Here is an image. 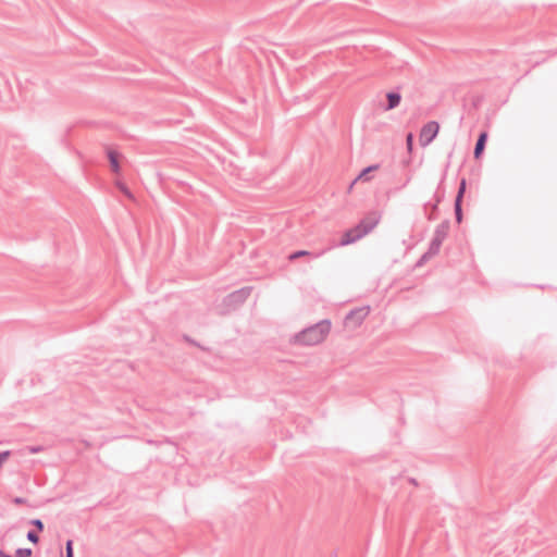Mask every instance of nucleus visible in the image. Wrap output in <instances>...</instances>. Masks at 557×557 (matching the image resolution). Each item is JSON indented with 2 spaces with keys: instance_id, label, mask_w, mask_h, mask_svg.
Wrapping results in <instances>:
<instances>
[{
  "instance_id": "2",
  "label": "nucleus",
  "mask_w": 557,
  "mask_h": 557,
  "mask_svg": "<svg viewBox=\"0 0 557 557\" xmlns=\"http://www.w3.org/2000/svg\"><path fill=\"white\" fill-rule=\"evenodd\" d=\"M252 292L251 286H244L238 288L224 297V305L232 308H237L242 306L250 296Z\"/></svg>"
},
{
  "instance_id": "7",
  "label": "nucleus",
  "mask_w": 557,
  "mask_h": 557,
  "mask_svg": "<svg viewBox=\"0 0 557 557\" xmlns=\"http://www.w3.org/2000/svg\"><path fill=\"white\" fill-rule=\"evenodd\" d=\"M400 101L401 95L399 91V87H397L395 90L386 92V103L383 104L384 111H391L397 108L400 104Z\"/></svg>"
},
{
  "instance_id": "22",
  "label": "nucleus",
  "mask_w": 557,
  "mask_h": 557,
  "mask_svg": "<svg viewBox=\"0 0 557 557\" xmlns=\"http://www.w3.org/2000/svg\"><path fill=\"white\" fill-rule=\"evenodd\" d=\"M406 148H407L408 152H412V150H413V134L412 133H408L406 136Z\"/></svg>"
},
{
  "instance_id": "17",
  "label": "nucleus",
  "mask_w": 557,
  "mask_h": 557,
  "mask_svg": "<svg viewBox=\"0 0 557 557\" xmlns=\"http://www.w3.org/2000/svg\"><path fill=\"white\" fill-rule=\"evenodd\" d=\"M29 524L35 528L36 532H42L45 530V524L41 519L35 518L29 520Z\"/></svg>"
},
{
  "instance_id": "24",
  "label": "nucleus",
  "mask_w": 557,
  "mask_h": 557,
  "mask_svg": "<svg viewBox=\"0 0 557 557\" xmlns=\"http://www.w3.org/2000/svg\"><path fill=\"white\" fill-rule=\"evenodd\" d=\"M429 206L431 207V212L426 214V219L429 221H434L437 218V211L433 210V203L431 205L430 202L424 205V209H426Z\"/></svg>"
},
{
  "instance_id": "32",
  "label": "nucleus",
  "mask_w": 557,
  "mask_h": 557,
  "mask_svg": "<svg viewBox=\"0 0 557 557\" xmlns=\"http://www.w3.org/2000/svg\"><path fill=\"white\" fill-rule=\"evenodd\" d=\"M409 182H410V177H408V178L405 181V183H404V185H403V186L405 187Z\"/></svg>"
},
{
  "instance_id": "19",
  "label": "nucleus",
  "mask_w": 557,
  "mask_h": 557,
  "mask_svg": "<svg viewBox=\"0 0 557 557\" xmlns=\"http://www.w3.org/2000/svg\"><path fill=\"white\" fill-rule=\"evenodd\" d=\"M24 450L27 454L35 455V454L41 453L44 450V446H41V445H27V446H25Z\"/></svg>"
},
{
  "instance_id": "14",
  "label": "nucleus",
  "mask_w": 557,
  "mask_h": 557,
  "mask_svg": "<svg viewBox=\"0 0 557 557\" xmlns=\"http://www.w3.org/2000/svg\"><path fill=\"white\" fill-rule=\"evenodd\" d=\"M442 244H443L442 242L432 238V240L430 242L429 248L426 250L428 257H434V256L438 255Z\"/></svg>"
},
{
  "instance_id": "15",
  "label": "nucleus",
  "mask_w": 557,
  "mask_h": 557,
  "mask_svg": "<svg viewBox=\"0 0 557 557\" xmlns=\"http://www.w3.org/2000/svg\"><path fill=\"white\" fill-rule=\"evenodd\" d=\"M466 189H467V180L465 177H462L459 182L458 190H457L454 202H458V200H459V202L462 203Z\"/></svg>"
},
{
  "instance_id": "28",
  "label": "nucleus",
  "mask_w": 557,
  "mask_h": 557,
  "mask_svg": "<svg viewBox=\"0 0 557 557\" xmlns=\"http://www.w3.org/2000/svg\"><path fill=\"white\" fill-rule=\"evenodd\" d=\"M12 503L14 505H24L27 503V499L24 498V497H21V496H15L13 499H12Z\"/></svg>"
},
{
  "instance_id": "5",
  "label": "nucleus",
  "mask_w": 557,
  "mask_h": 557,
  "mask_svg": "<svg viewBox=\"0 0 557 557\" xmlns=\"http://www.w3.org/2000/svg\"><path fill=\"white\" fill-rule=\"evenodd\" d=\"M380 219V214H377L376 212H371L370 214L361 219L355 226L358 230V233L362 237H364L374 230V227L379 224Z\"/></svg>"
},
{
  "instance_id": "3",
  "label": "nucleus",
  "mask_w": 557,
  "mask_h": 557,
  "mask_svg": "<svg viewBox=\"0 0 557 557\" xmlns=\"http://www.w3.org/2000/svg\"><path fill=\"white\" fill-rule=\"evenodd\" d=\"M369 306L351 309L345 317V325L354 329L359 327L363 323L366 318L369 315Z\"/></svg>"
},
{
  "instance_id": "29",
  "label": "nucleus",
  "mask_w": 557,
  "mask_h": 557,
  "mask_svg": "<svg viewBox=\"0 0 557 557\" xmlns=\"http://www.w3.org/2000/svg\"><path fill=\"white\" fill-rule=\"evenodd\" d=\"M408 481H409L411 484L416 485V486L418 485V482H417V480H416L414 478H409V480H408Z\"/></svg>"
},
{
  "instance_id": "27",
  "label": "nucleus",
  "mask_w": 557,
  "mask_h": 557,
  "mask_svg": "<svg viewBox=\"0 0 557 557\" xmlns=\"http://www.w3.org/2000/svg\"><path fill=\"white\" fill-rule=\"evenodd\" d=\"M11 451L10 450H3L0 453V468L5 462V460L10 457Z\"/></svg>"
},
{
  "instance_id": "26",
  "label": "nucleus",
  "mask_w": 557,
  "mask_h": 557,
  "mask_svg": "<svg viewBox=\"0 0 557 557\" xmlns=\"http://www.w3.org/2000/svg\"><path fill=\"white\" fill-rule=\"evenodd\" d=\"M183 339L186 343H188L189 345H193V346H196V347H200V343L197 342L196 339H194L193 337H190L189 335L184 334L183 335Z\"/></svg>"
},
{
  "instance_id": "8",
  "label": "nucleus",
  "mask_w": 557,
  "mask_h": 557,
  "mask_svg": "<svg viewBox=\"0 0 557 557\" xmlns=\"http://www.w3.org/2000/svg\"><path fill=\"white\" fill-rule=\"evenodd\" d=\"M487 138H488V134L486 131L480 132V134L476 138V141H475V145H474V149H473V158L475 160H479L482 158L485 147H486Z\"/></svg>"
},
{
  "instance_id": "4",
  "label": "nucleus",
  "mask_w": 557,
  "mask_h": 557,
  "mask_svg": "<svg viewBox=\"0 0 557 557\" xmlns=\"http://www.w3.org/2000/svg\"><path fill=\"white\" fill-rule=\"evenodd\" d=\"M440 132V124L436 121H430L424 124L420 131V144L422 147L430 145Z\"/></svg>"
},
{
  "instance_id": "1",
  "label": "nucleus",
  "mask_w": 557,
  "mask_h": 557,
  "mask_svg": "<svg viewBox=\"0 0 557 557\" xmlns=\"http://www.w3.org/2000/svg\"><path fill=\"white\" fill-rule=\"evenodd\" d=\"M331 320L323 319L295 334L292 342L300 346L318 345L326 338L331 332Z\"/></svg>"
},
{
  "instance_id": "10",
  "label": "nucleus",
  "mask_w": 557,
  "mask_h": 557,
  "mask_svg": "<svg viewBox=\"0 0 557 557\" xmlns=\"http://www.w3.org/2000/svg\"><path fill=\"white\" fill-rule=\"evenodd\" d=\"M449 228H450V221L449 220L442 221L435 227L433 238L443 243L448 235Z\"/></svg>"
},
{
  "instance_id": "6",
  "label": "nucleus",
  "mask_w": 557,
  "mask_h": 557,
  "mask_svg": "<svg viewBox=\"0 0 557 557\" xmlns=\"http://www.w3.org/2000/svg\"><path fill=\"white\" fill-rule=\"evenodd\" d=\"M331 248H324L319 251H309V250H296L288 255L287 259L289 261H295L302 257H308L309 259H318L322 257L326 251H329Z\"/></svg>"
},
{
  "instance_id": "9",
  "label": "nucleus",
  "mask_w": 557,
  "mask_h": 557,
  "mask_svg": "<svg viewBox=\"0 0 557 557\" xmlns=\"http://www.w3.org/2000/svg\"><path fill=\"white\" fill-rule=\"evenodd\" d=\"M362 236L358 233V230L356 226L347 230L344 232L343 236L341 237V240L338 243V246H347L350 244L356 243L357 240L361 239Z\"/></svg>"
},
{
  "instance_id": "30",
  "label": "nucleus",
  "mask_w": 557,
  "mask_h": 557,
  "mask_svg": "<svg viewBox=\"0 0 557 557\" xmlns=\"http://www.w3.org/2000/svg\"><path fill=\"white\" fill-rule=\"evenodd\" d=\"M201 350L203 351H210V348L209 347H206L203 345L200 344V347H199Z\"/></svg>"
},
{
  "instance_id": "20",
  "label": "nucleus",
  "mask_w": 557,
  "mask_h": 557,
  "mask_svg": "<svg viewBox=\"0 0 557 557\" xmlns=\"http://www.w3.org/2000/svg\"><path fill=\"white\" fill-rule=\"evenodd\" d=\"M26 539L37 545L39 543V535H38V532H36L35 530H29L27 533H26Z\"/></svg>"
},
{
  "instance_id": "12",
  "label": "nucleus",
  "mask_w": 557,
  "mask_h": 557,
  "mask_svg": "<svg viewBox=\"0 0 557 557\" xmlns=\"http://www.w3.org/2000/svg\"><path fill=\"white\" fill-rule=\"evenodd\" d=\"M379 169H380L379 163H374V164L363 168L360 171V173L358 174V176L355 178V182H357V181L369 182L371 180L370 173H372Z\"/></svg>"
},
{
  "instance_id": "21",
  "label": "nucleus",
  "mask_w": 557,
  "mask_h": 557,
  "mask_svg": "<svg viewBox=\"0 0 557 557\" xmlns=\"http://www.w3.org/2000/svg\"><path fill=\"white\" fill-rule=\"evenodd\" d=\"M432 257H428V252L425 251L416 262L414 268H421Z\"/></svg>"
},
{
  "instance_id": "18",
  "label": "nucleus",
  "mask_w": 557,
  "mask_h": 557,
  "mask_svg": "<svg viewBox=\"0 0 557 557\" xmlns=\"http://www.w3.org/2000/svg\"><path fill=\"white\" fill-rule=\"evenodd\" d=\"M65 557H74V541L67 539L65 542Z\"/></svg>"
},
{
  "instance_id": "31",
  "label": "nucleus",
  "mask_w": 557,
  "mask_h": 557,
  "mask_svg": "<svg viewBox=\"0 0 557 557\" xmlns=\"http://www.w3.org/2000/svg\"><path fill=\"white\" fill-rule=\"evenodd\" d=\"M356 184L355 180L351 182V184L349 185V190L352 189L354 185Z\"/></svg>"
},
{
  "instance_id": "25",
  "label": "nucleus",
  "mask_w": 557,
  "mask_h": 557,
  "mask_svg": "<svg viewBox=\"0 0 557 557\" xmlns=\"http://www.w3.org/2000/svg\"><path fill=\"white\" fill-rule=\"evenodd\" d=\"M435 201L433 203V210L438 211V203L444 198V194H440L438 190L434 194Z\"/></svg>"
},
{
  "instance_id": "23",
  "label": "nucleus",
  "mask_w": 557,
  "mask_h": 557,
  "mask_svg": "<svg viewBox=\"0 0 557 557\" xmlns=\"http://www.w3.org/2000/svg\"><path fill=\"white\" fill-rule=\"evenodd\" d=\"M119 189L125 195L127 196L128 198H132L133 197V194L132 191L129 190V188L124 184V183H121V182H117L116 183Z\"/></svg>"
},
{
  "instance_id": "13",
  "label": "nucleus",
  "mask_w": 557,
  "mask_h": 557,
  "mask_svg": "<svg viewBox=\"0 0 557 557\" xmlns=\"http://www.w3.org/2000/svg\"><path fill=\"white\" fill-rule=\"evenodd\" d=\"M32 555L33 549L29 547L17 548L15 550L14 556L8 554L7 552H4V549L0 548V557H32Z\"/></svg>"
},
{
  "instance_id": "16",
  "label": "nucleus",
  "mask_w": 557,
  "mask_h": 557,
  "mask_svg": "<svg viewBox=\"0 0 557 557\" xmlns=\"http://www.w3.org/2000/svg\"><path fill=\"white\" fill-rule=\"evenodd\" d=\"M454 212H455L456 222L458 224H460L462 222V218H463V214H462V203H460L459 201L458 202H454Z\"/></svg>"
},
{
  "instance_id": "11",
  "label": "nucleus",
  "mask_w": 557,
  "mask_h": 557,
  "mask_svg": "<svg viewBox=\"0 0 557 557\" xmlns=\"http://www.w3.org/2000/svg\"><path fill=\"white\" fill-rule=\"evenodd\" d=\"M120 152L114 149H108L107 150V157L110 163V168L113 173L117 174L121 171V165L119 162L120 159Z\"/></svg>"
}]
</instances>
